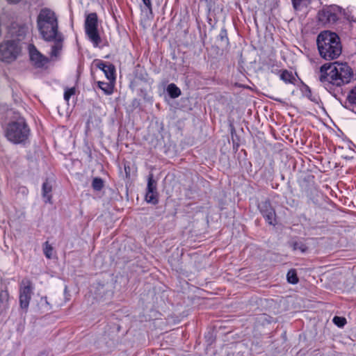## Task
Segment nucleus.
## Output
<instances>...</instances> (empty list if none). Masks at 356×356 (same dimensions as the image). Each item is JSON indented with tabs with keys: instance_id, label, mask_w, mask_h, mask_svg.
<instances>
[{
	"instance_id": "nucleus-5",
	"label": "nucleus",
	"mask_w": 356,
	"mask_h": 356,
	"mask_svg": "<svg viewBox=\"0 0 356 356\" xmlns=\"http://www.w3.org/2000/svg\"><path fill=\"white\" fill-rule=\"evenodd\" d=\"M21 51L19 42L10 40L0 44V59L6 63H11L17 59Z\"/></svg>"
},
{
	"instance_id": "nucleus-31",
	"label": "nucleus",
	"mask_w": 356,
	"mask_h": 356,
	"mask_svg": "<svg viewBox=\"0 0 356 356\" xmlns=\"http://www.w3.org/2000/svg\"><path fill=\"white\" fill-rule=\"evenodd\" d=\"M309 98H310V99H311L312 101H313V102H317V101H318L317 98H316V97H312H312H309Z\"/></svg>"
},
{
	"instance_id": "nucleus-22",
	"label": "nucleus",
	"mask_w": 356,
	"mask_h": 356,
	"mask_svg": "<svg viewBox=\"0 0 356 356\" xmlns=\"http://www.w3.org/2000/svg\"><path fill=\"white\" fill-rule=\"evenodd\" d=\"M92 186L95 191H101L104 187V182L101 178L95 177L92 180Z\"/></svg>"
},
{
	"instance_id": "nucleus-30",
	"label": "nucleus",
	"mask_w": 356,
	"mask_h": 356,
	"mask_svg": "<svg viewBox=\"0 0 356 356\" xmlns=\"http://www.w3.org/2000/svg\"><path fill=\"white\" fill-rule=\"evenodd\" d=\"M9 3H17L21 0H6Z\"/></svg>"
},
{
	"instance_id": "nucleus-32",
	"label": "nucleus",
	"mask_w": 356,
	"mask_h": 356,
	"mask_svg": "<svg viewBox=\"0 0 356 356\" xmlns=\"http://www.w3.org/2000/svg\"><path fill=\"white\" fill-rule=\"evenodd\" d=\"M42 355H44V353H41L40 356H42Z\"/></svg>"
},
{
	"instance_id": "nucleus-28",
	"label": "nucleus",
	"mask_w": 356,
	"mask_h": 356,
	"mask_svg": "<svg viewBox=\"0 0 356 356\" xmlns=\"http://www.w3.org/2000/svg\"><path fill=\"white\" fill-rule=\"evenodd\" d=\"M147 9L152 12V3L150 0H142Z\"/></svg>"
},
{
	"instance_id": "nucleus-18",
	"label": "nucleus",
	"mask_w": 356,
	"mask_h": 356,
	"mask_svg": "<svg viewBox=\"0 0 356 356\" xmlns=\"http://www.w3.org/2000/svg\"><path fill=\"white\" fill-rule=\"evenodd\" d=\"M38 305L42 312H49L52 309V306L49 302L47 297H42L39 300Z\"/></svg>"
},
{
	"instance_id": "nucleus-16",
	"label": "nucleus",
	"mask_w": 356,
	"mask_h": 356,
	"mask_svg": "<svg viewBox=\"0 0 356 356\" xmlns=\"http://www.w3.org/2000/svg\"><path fill=\"white\" fill-rule=\"evenodd\" d=\"M52 190V186L47 181L43 183L42 184V195L45 199V202H50L51 199V192Z\"/></svg>"
},
{
	"instance_id": "nucleus-19",
	"label": "nucleus",
	"mask_w": 356,
	"mask_h": 356,
	"mask_svg": "<svg viewBox=\"0 0 356 356\" xmlns=\"http://www.w3.org/2000/svg\"><path fill=\"white\" fill-rule=\"evenodd\" d=\"M145 200L154 204H157L158 202V193L156 191L155 192H149L147 191L145 195Z\"/></svg>"
},
{
	"instance_id": "nucleus-4",
	"label": "nucleus",
	"mask_w": 356,
	"mask_h": 356,
	"mask_svg": "<svg viewBox=\"0 0 356 356\" xmlns=\"http://www.w3.org/2000/svg\"><path fill=\"white\" fill-rule=\"evenodd\" d=\"M29 135L30 129L22 117H19L7 124L6 137L14 144L24 143L29 138Z\"/></svg>"
},
{
	"instance_id": "nucleus-17",
	"label": "nucleus",
	"mask_w": 356,
	"mask_h": 356,
	"mask_svg": "<svg viewBox=\"0 0 356 356\" xmlns=\"http://www.w3.org/2000/svg\"><path fill=\"white\" fill-rule=\"evenodd\" d=\"M167 91L171 98H177L181 95L180 89L175 84L170 83L168 86Z\"/></svg>"
},
{
	"instance_id": "nucleus-2",
	"label": "nucleus",
	"mask_w": 356,
	"mask_h": 356,
	"mask_svg": "<svg viewBox=\"0 0 356 356\" xmlns=\"http://www.w3.org/2000/svg\"><path fill=\"white\" fill-rule=\"evenodd\" d=\"M319 81L323 84L341 86L350 81L352 69L346 63H325L319 69Z\"/></svg>"
},
{
	"instance_id": "nucleus-24",
	"label": "nucleus",
	"mask_w": 356,
	"mask_h": 356,
	"mask_svg": "<svg viewBox=\"0 0 356 356\" xmlns=\"http://www.w3.org/2000/svg\"><path fill=\"white\" fill-rule=\"evenodd\" d=\"M292 247L293 250H300L302 252H305L307 250V246L302 242H293Z\"/></svg>"
},
{
	"instance_id": "nucleus-10",
	"label": "nucleus",
	"mask_w": 356,
	"mask_h": 356,
	"mask_svg": "<svg viewBox=\"0 0 356 356\" xmlns=\"http://www.w3.org/2000/svg\"><path fill=\"white\" fill-rule=\"evenodd\" d=\"M258 208L269 225H275L276 222V213L271 206L270 201L265 200L259 204Z\"/></svg>"
},
{
	"instance_id": "nucleus-9",
	"label": "nucleus",
	"mask_w": 356,
	"mask_h": 356,
	"mask_svg": "<svg viewBox=\"0 0 356 356\" xmlns=\"http://www.w3.org/2000/svg\"><path fill=\"white\" fill-rule=\"evenodd\" d=\"M339 8L335 6L323 8L318 13L319 20L324 23L334 24L338 19Z\"/></svg>"
},
{
	"instance_id": "nucleus-15",
	"label": "nucleus",
	"mask_w": 356,
	"mask_h": 356,
	"mask_svg": "<svg viewBox=\"0 0 356 356\" xmlns=\"http://www.w3.org/2000/svg\"><path fill=\"white\" fill-rule=\"evenodd\" d=\"M98 87L104 92V94L109 95L113 92V82L109 81L106 83L104 81L97 82Z\"/></svg>"
},
{
	"instance_id": "nucleus-23",
	"label": "nucleus",
	"mask_w": 356,
	"mask_h": 356,
	"mask_svg": "<svg viewBox=\"0 0 356 356\" xmlns=\"http://www.w3.org/2000/svg\"><path fill=\"white\" fill-rule=\"evenodd\" d=\"M43 252L47 258L52 257L53 247L47 241L44 244Z\"/></svg>"
},
{
	"instance_id": "nucleus-8",
	"label": "nucleus",
	"mask_w": 356,
	"mask_h": 356,
	"mask_svg": "<svg viewBox=\"0 0 356 356\" xmlns=\"http://www.w3.org/2000/svg\"><path fill=\"white\" fill-rule=\"evenodd\" d=\"M29 54L30 60L35 68H43L49 62V58L40 53L34 44H29Z\"/></svg>"
},
{
	"instance_id": "nucleus-1",
	"label": "nucleus",
	"mask_w": 356,
	"mask_h": 356,
	"mask_svg": "<svg viewBox=\"0 0 356 356\" xmlns=\"http://www.w3.org/2000/svg\"><path fill=\"white\" fill-rule=\"evenodd\" d=\"M36 22L42 38L54 42L50 51L51 57H58L63 49V36L58 31V22L56 13L49 8H42L37 17Z\"/></svg>"
},
{
	"instance_id": "nucleus-7",
	"label": "nucleus",
	"mask_w": 356,
	"mask_h": 356,
	"mask_svg": "<svg viewBox=\"0 0 356 356\" xmlns=\"http://www.w3.org/2000/svg\"><path fill=\"white\" fill-rule=\"evenodd\" d=\"M33 292V284L29 279L22 280L19 286V305L22 309L27 310Z\"/></svg>"
},
{
	"instance_id": "nucleus-26",
	"label": "nucleus",
	"mask_w": 356,
	"mask_h": 356,
	"mask_svg": "<svg viewBox=\"0 0 356 356\" xmlns=\"http://www.w3.org/2000/svg\"><path fill=\"white\" fill-rule=\"evenodd\" d=\"M348 100L350 104H356V86L350 92L348 96Z\"/></svg>"
},
{
	"instance_id": "nucleus-29",
	"label": "nucleus",
	"mask_w": 356,
	"mask_h": 356,
	"mask_svg": "<svg viewBox=\"0 0 356 356\" xmlns=\"http://www.w3.org/2000/svg\"><path fill=\"white\" fill-rule=\"evenodd\" d=\"M220 37L221 40H227L228 38L227 37V31L226 30H222L220 33Z\"/></svg>"
},
{
	"instance_id": "nucleus-27",
	"label": "nucleus",
	"mask_w": 356,
	"mask_h": 356,
	"mask_svg": "<svg viewBox=\"0 0 356 356\" xmlns=\"http://www.w3.org/2000/svg\"><path fill=\"white\" fill-rule=\"evenodd\" d=\"M75 94V88H67L65 90L64 99L68 102L70 97Z\"/></svg>"
},
{
	"instance_id": "nucleus-14",
	"label": "nucleus",
	"mask_w": 356,
	"mask_h": 356,
	"mask_svg": "<svg viewBox=\"0 0 356 356\" xmlns=\"http://www.w3.org/2000/svg\"><path fill=\"white\" fill-rule=\"evenodd\" d=\"M280 78L286 84L294 85L296 81V79L292 72H289L287 70H283L280 71Z\"/></svg>"
},
{
	"instance_id": "nucleus-21",
	"label": "nucleus",
	"mask_w": 356,
	"mask_h": 356,
	"mask_svg": "<svg viewBox=\"0 0 356 356\" xmlns=\"http://www.w3.org/2000/svg\"><path fill=\"white\" fill-rule=\"evenodd\" d=\"M147 191H149V192L156 191V183L154 180L152 174H150L148 176Z\"/></svg>"
},
{
	"instance_id": "nucleus-6",
	"label": "nucleus",
	"mask_w": 356,
	"mask_h": 356,
	"mask_svg": "<svg viewBox=\"0 0 356 356\" xmlns=\"http://www.w3.org/2000/svg\"><path fill=\"white\" fill-rule=\"evenodd\" d=\"M97 15L95 13L88 14L85 21L86 33L94 47H97L101 42V38L97 30Z\"/></svg>"
},
{
	"instance_id": "nucleus-20",
	"label": "nucleus",
	"mask_w": 356,
	"mask_h": 356,
	"mask_svg": "<svg viewBox=\"0 0 356 356\" xmlns=\"http://www.w3.org/2000/svg\"><path fill=\"white\" fill-rule=\"evenodd\" d=\"M286 277H287L288 282H289L291 284H295L298 282V278L297 276V273H296V270H294V269H291L290 270H289Z\"/></svg>"
},
{
	"instance_id": "nucleus-3",
	"label": "nucleus",
	"mask_w": 356,
	"mask_h": 356,
	"mask_svg": "<svg viewBox=\"0 0 356 356\" xmlns=\"http://www.w3.org/2000/svg\"><path fill=\"white\" fill-rule=\"evenodd\" d=\"M316 43L320 56L326 60L337 59L342 52L339 36L332 31H324L317 36Z\"/></svg>"
},
{
	"instance_id": "nucleus-13",
	"label": "nucleus",
	"mask_w": 356,
	"mask_h": 356,
	"mask_svg": "<svg viewBox=\"0 0 356 356\" xmlns=\"http://www.w3.org/2000/svg\"><path fill=\"white\" fill-rule=\"evenodd\" d=\"M9 293L7 289L0 291V320L5 317L6 312L8 309Z\"/></svg>"
},
{
	"instance_id": "nucleus-11",
	"label": "nucleus",
	"mask_w": 356,
	"mask_h": 356,
	"mask_svg": "<svg viewBox=\"0 0 356 356\" xmlns=\"http://www.w3.org/2000/svg\"><path fill=\"white\" fill-rule=\"evenodd\" d=\"M29 27L25 24L13 23L9 29V33L12 37L16 38L19 42V40H22L26 34L27 33Z\"/></svg>"
},
{
	"instance_id": "nucleus-25",
	"label": "nucleus",
	"mask_w": 356,
	"mask_h": 356,
	"mask_svg": "<svg viewBox=\"0 0 356 356\" xmlns=\"http://www.w3.org/2000/svg\"><path fill=\"white\" fill-rule=\"evenodd\" d=\"M333 323L339 327H343L346 323V319L344 317L334 316Z\"/></svg>"
},
{
	"instance_id": "nucleus-12",
	"label": "nucleus",
	"mask_w": 356,
	"mask_h": 356,
	"mask_svg": "<svg viewBox=\"0 0 356 356\" xmlns=\"http://www.w3.org/2000/svg\"><path fill=\"white\" fill-rule=\"evenodd\" d=\"M97 67L102 70L108 79V80L111 82H114L115 80V69L113 64L104 62L102 60L97 61L96 64Z\"/></svg>"
}]
</instances>
